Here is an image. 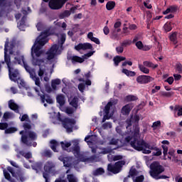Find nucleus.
<instances>
[{
	"mask_svg": "<svg viewBox=\"0 0 182 182\" xmlns=\"http://www.w3.org/2000/svg\"><path fill=\"white\" fill-rule=\"evenodd\" d=\"M129 136L125 137L126 143H130L131 147L137 151H143L144 147H148L147 142H145L143 139H139L140 138V127L139 124H136L133 127V131L132 129L128 131Z\"/></svg>",
	"mask_w": 182,
	"mask_h": 182,
	"instance_id": "nucleus-1",
	"label": "nucleus"
},
{
	"mask_svg": "<svg viewBox=\"0 0 182 182\" xmlns=\"http://www.w3.org/2000/svg\"><path fill=\"white\" fill-rule=\"evenodd\" d=\"M23 128L24 130H21L19 132L21 134V141L23 144L28 146V147L32 146V141H35L38 139V134L36 132L32 131V122H26L23 123Z\"/></svg>",
	"mask_w": 182,
	"mask_h": 182,
	"instance_id": "nucleus-2",
	"label": "nucleus"
},
{
	"mask_svg": "<svg viewBox=\"0 0 182 182\" xmlns=\"http://www.w3.org/2000/svg\"><path fill=\"white\" fill-rule=\"evenodd\" d=\"M7 65L9 69V77L12 82H16L18 79H20L21 74L18 68H15V66L11 65V55L8 54V43H6L4 48V61H0V72L2 69V65Z\"/></svg>",
	"mask_w": 182,
	"mask_h": 182,
	"instance_id": "nucleus-3",
	"label": "nucleus"
},
{
	"mask_svg": "<svg viewBox=\"0 0 182 182\" xmlns=\"http://www.w3.org/2000/svg\"><path fill=\"white\" fill-rule=\"evenodd\" d=\"M59 36V34L56 33V27H48L44 31L41 33V35L36 38L35 43H38L36 51L42 49L43 46H45L49 41L48 36Z\"/></svg>",
	"mask_w": 182,
	"mask_h": 182,
	"instance_id": "nucleus-4",
	"label": "nucleus"
},
{
	"mask_svg": "<svg viewBox=\"0 0 182 182\" xmlns=\"http://www.w3.org/2000/svg\"><path fill=\"white\" fill-rule=\"evenodd\" d=\"M36 48H38V43H34V44L33 45V46L31 48V56L33 58L32 63H33V66H41V65H42V63H45V60L36 58L35 56H36V58H39V56H41V55H42V53H43V51L41 50L42 48H40L39 50H36Z\"/></svg>",
	"mask_w": 182,
	"mask_h": 182,
	"instance_id": "nucleus-5",
	"label": "nucleus"
},
{
	"mask_svg": "<svg viewBox=\"0 0 182 182\" xmlns=\"http://www.w3.org/2000/svg\"><path fill=\"white\" fill-rule=\"evenodd\" d=\"M164 166H161L160 162L154 161L150 165L149 174L152 178H156L159 177L161 173H164Z\"/></svg>",
	"mask_w": 182,
	"mask_h": 182,
	"instance_id": "nucleus-6",
	"label": "nucleus"
},
{
	"mask_svg": "<svg viewBox=\"0 0 182 182\" xmlns=\"http://www.w3.org/2000/svg\"><path fill=\"white\" fill-rule=\"evenodd\" d=\"M126 164V161H117L114 165L112 164H109L107 166L108 171L110 173H113V174H118L122 171V168Z\"/></svg>",
	"mask_w": 182,
	"mask_h": 182,
	"instance_id": "nucleus-7",
	"label": "nucleus"
},
{
	"mask_svg": "<svg viewBox=\"0 0 182 182\" xmlns=\"http://www.w3.org/2000/svg\"><path fill=\"white\" fill-rule=\"evenodd\" d=\"M43 2H49L48 6L50 9H61L63 8V5L68 2L69 0H43Z\"/></svg>",
	"mask_w": 182,
	"mask_h": 182,
	"instance_id": "nucleus-8",
	"label": "nucleus"
},
{
	"mask_svg": "<svg viewBox=\"0 0 182 182\" xmlns=\"http://www.w3.org/2000/svg\"><path fill=\"white\" fill-rule=\"evenodd\" d=\"M76 124V121L70 118H64L63 121V126L64 129L67 130L68 133H72L73 132V127Z\"/></svg>",
	"mask_w": 182,
	"mask_h": 182,
	"instance_id": "nucleus-9",
	"label": "nucleus"
},
{
	"mask_svg": "<svg viewBox=\"0 0 182 182\" xmlns=\"http://www.w3.org/2000/svg\"><path fill=\"white\" fill-rule=\"evenodd\" d=\"M153 80H154V78L150 75H143L136 77V82L140 85H147V83H150V82H153Z\"/></svg>",
	"mask_w": 182,
	"mask_h": 182,
	"instance_id": "nucleus-10",
	"label": "nucleus"
},
{
	"mask_svg": "<svg viewBox=\"0 0 182 182\" xmlns=\"http://www.w3.org/2000/svg\"><path fill=\"white\" fill-rule=\"evenodd\" d=\"M75 50L80 52V50H87V49H93V46L90 43H80L78 45L75 46Z\"/></svg>",
	"mask_w": 182,
	"mask_h": 182,
	"instance_id": "nucleus-11",
	"label": "nucleus"
},
{
	"mask_svg": "<svg viewBox=\"0 0 182 182\" xmlns=\"http://www.w3.org/2000/svg\"><path fill=\"white\" fill-rule=\"evenodd\" d=\"M161 148L163 149V154H164V160H167V154L169 156L174 157V153H176V150L173 149H170L168 150V146L166 145H161Z\"/></svg>",
	"mask_w": 182,
	"mask_h": 182,
	"instance_id": "nucleus-12",
	"label": "nucleus"
},
{
	"mask_svg": "<svg viewBox=\"0 0 182 182\" xmlns=\"http://www.w3.org/2000/svg\"><path fill=\"white\" fill-rule=\"evenodd\" d=\"M23 62H25V57H23V55H18L14 57V61H11L10 57V65L11 66H16V65H22V63L23 64Z\"/></svg>",
	"mask_w": 182,
	"mask_h": 182,
	"instance_id": "nucleus-13",
	"label": "nucleus"
},
{
	"mask_svg": "<svg viewBox=\"0 0 182 182\" xmlns=\"http://www.w3.org/2000/svg\"><path fill=\"white\" fill-rule=\"evenodd\" d=\"M58 160L63 163L64 167H70V166H72V158L70 157H66L61 155L58 157Z\"/></svg>",
	"mask_w": 182,
	"mask_h": 182,
	"instance_id": "nucleus-14",
	"label": "nucleus"
},
{
	"mask_svg": "<svg viewBox=\"0 0 182 182\" xmlns=\"http://www.w3.org/2000/svg\"><path fill=\"white\" fill-rule=\"evenodd\" d=\"M9 107L11 110L15 112V113H19L20 107L18 104L15 103L12 100L9 101Z\"/></svg>",
	"mask_w": 182,
	"mask_h": 182,
	"instance_id": "nucleus-15",
	"label": "nucleus"
},
{
	"mask_svg": "<svg viewBox=\"0 0 182 182\" xmlns=\"http://www.w3.org/2000/svg\"><path fill=\"white\" fill-rule=\"evenodd\" d=\"M41 103H48V105H53V100L49 96V95H41L40 96Z\"/></svg>",
	"mask_w": 182,
	"mask_h": 182,
	"instance_id": "nucleus-16",
	"label": "nucleus"
},
{
	"mask_svg": "<svg viewBox=\"0 0 182 182\" xmlns=\"http://www.w3.org/2000/svg\"><path fill=\"white\" fill-rule=\"evenodd\" d=\"M130 112H132V105L127 104L125 106H124L121 109V113L124 116H127L130 114Z\"/></svg>",
	"mask_w": 182,
	"mask_h": 182,
	"instance_id": "nucleus-17",
	"label": "nucleus"
},
{
	"mask_svg": "<svg viewBox=\"0 0 182 182\" xmlns=\"http://www.w3.org/2000/svg\"><path fill=\"white\" fill-rule=\"evenodd\" d=\"M70 59L72 62V63H83L85 62V60L82 57H80L77 55H73L70 57Z\"/></svg>",
	"mask_w": 182,
	"mask_h": 182,
	"instance_id": "nucleus-18",
	"label": "nucleus"
},
{
	"mask_svg": "<svg viewBox=\"0 0 182 182\" xmlns=\"http://www.w3.org/2000/svg\"><path fill=\"white\" fill-rule=\"evenodd\" d=\"M53 167H55V165H53V163L50 161H48L46 163L44 166V171H46V173H51L52 168H53Z\"/></svg>",
	"mask_w": 182,
	"mask_h": 182,
	"instance_id": "nucleus-19",
	"label": "nucleus"
},
{
	"mask_svg": "<svg viewBox=\"0 0 182 182\" xmlns=\"http://www.w3.org/2000/svg\"><path fill=\"white\" fill-rule=\"evenodd\" d=\"M123 60H126V57L120 55H117L114 57L113 61L114 66H119V63H120V62H123Z\"/></svg>",
	"mask_w": 182,
	"mask_h": 182,
	"instance_id": "nucleus-20",
	"label": "nucleus"
},
{
	"mask_svg": "<svg viewBox=\"0 0 182 182\" xmlns=\"http://www.w3.org/2000/svg\"><path fill=\"white\" fill-rule=\"evenodd\" d=\"M56 102L58 105L62 107V106L65 105V95L63 94H60L57 95Z\"/></svg>",
	"mask_w": 182,
	"mask_h": 182,
	"instance_id": "nucleus-21",
	"label": "nucleus"
},
{
	"mask_svg": "<svg viewBox=\"0 0 182 182\" xmlns=\"http://www.w3.org/2000/svg\"><path fill=\"white\" fill-rule=\"evenodd\" d=\"M6 43H8L7 54L9 55V56H11V55H14V48H15V44H14V43H11L9 46V42L8 41L5 43V45H6ZM5 45H4V48H5Z\"/></svg>",
	"mask_w": 182,
	"mask_h": 182,
	"instance_id": "nucleus-22",
	"label": "nucleus"
},
{
	"mask_svg": "<svg viewBox=\"0 0 182 182\" xmlns=\"http://www.w3.org/2000/svg\"><path fill=\"white\" fill-rule=\"evenodd\" d=\"M66 42V33L60 34V38L58 39V46L62 49L63 48V45Z\"/></svg>",
	"mask_w": 182,
	"mask_h": 182,
	"instance_id": "nucleus-23",
	"label": "nucleus"
},
{
	"mask_svg": "<svg viewBox=\"0 0 182 182\" xmlns=\"http://www.w3.org/2000/svg\"><path fill=\"white\" fill-rule=\"evenodd\" d=\"M23 65L24 69H26V72H28V73H29L30 77H31V76H33V75H35V73H35V70L31 68L28 65V63H26V62H23Z\"/></svg>",
	"mask_w": 182,
	"mask_h": 182,
	"instance_id": "nucleus-24",
	"label": "nucleus"
},
{
	"mask_svg": "<svg viewBox=\"0 0 182 182\" xmlns=\"http://www.w3.org/2000/svg\"><path fill=\"white\" fill-rule=\"evenodd\" d=\"M70 106L74 107V109H77V107H79V98L75 96L70 102Z\"/></svg>",
	"mask_w": 182,
	"mask_h": 182,
	"instance_id": "nucleus-25",
	"label": "nucleus"
},
{
	"mask_svg": "<svg viewBox=\"0 0 182 182\" xmlns=\"http://www.w3.org/2000/svg\"><path fill=\"white\" fill-rule=\"evenodd\" d=\"M105 173V168H98L92 171V176L97 177V176H103Z\"/></svg>",
	"mask_w": 182,
	"mask_h": 182,
	"instance_id": "nucleus-26",
	"label": "nucleus"
},
{
	"mask_svg": "<svg viewBox=\"0 0 182 182\" xmlns=\"http://www.w3.org/2000/svg\"><path fill=\"white\" fill-rule=\"evenodd\" d=\"M31 168L35 170L36 173L39 172V170L42 168V163L41 162H36L31 166Z\"/></svg>",
	"mask_w": 182,
	"mask_h": 182,
	"instance_id": "nucleus-27",
	"label": "nucleus"
},
{
	"mask_svg": "<svg viewBox=\"0 0 182 182\" xmlns=\"http://www.w3.org/2000/svg\"><path fill=\"white\" fill-rule=\"evenodd\" d=\"M169 39L171 42L173 43V45H177L178 41H177V33L173 32L169 36Z\"/></svg>",
	"mask_w": 182,
	"mask_h": 182,
	"instance_id": "nucleus-28",
	"label": "nucleus"
},
{
	"mask_svg": "<svg viewBox=\"0 0 182 182\" xmlns=\"http://www.w3.org/2000/svg\"><path fill=\"white\" fill-rule=\"evenodd\" d=\"M143 65L146 68H151L152 69H156V68H159V65H154V63L150 61H144Z\"/></svg>",
	"mask_w": 182,
	"mask_h": 182,
	"instance_id": "nucleus-29",
	"label": "nucleus"
},
{
	"mask_svg": "<svg viewBox=\"0 0 182 182\" xmlns=\"http://www.w3.org/2000/svg\"><path fill=\"white\" fill-rule=\"evenodd\" d=\"M138 68L142 73H145V75H149L150 73V70L149 68H146V65L139 64Z\"/></svg>",
	"mask_w": 182,
	"mask_h": 182,
	"instance_id": "nucleus-30",
	"label": "nucleus"
},
{
	"mask_svg": "<svg viewBox=\"0 0 182 182\" xmlns=\"http://www.w3.org/2000/svg\"><path fill=\"white\" fill-rule=\"evenodd\" d=\"M69 16H70V11L69 10H65L58 15L59 19H65V18H68Z\"/></svg>",
	"mask_w": 182,
	"mask_h": 182,
	"instance_id": "nucleus-31",
	"label": "nucleus"
},
{
	"mask_svg": "<svg viewBox=\"0 0 182 182\" xmlns=\"http://www.w3.org/2000/svg\"><path fill=\"white\" fill-rule=\"evenodd\" d=\"M116 6V2L113 1H109L106 4V9L107 11H112V9H114Z\"/></svg>",
	"mask_w": 182,
	"mask_h": 182,
	"instance_id": "nucleus-32",
	"label": "nucleus"
},
{
	"mask_svg": "<svg viewBox=\"0 0 182 182\" xmlns=\"http://www.w3.org/2000/svg\"><path fill=\"white\" fill-rule=\"evenodd\" d=\"M50 149L53 150V151H55V153L58 152V150L56 149V147L59 146V144L58 143V141L55 139H52L50 141Z\"/></svg>",
	"mask_w": 182,
	"mask_h": 182,
	"instance_id": "nucleus-33",
	"label": "nucleus"
},
{
	"mask_svg": "<svg viewBox=\"0 0 182 182\" xmlns=\"http://www.w3.org/2000/svg\"><path fill=\"white\" fill-rule=\"evenodd\" d=\"M16 180H20L21 182L25 181V177H23V173L21 171H18L15 173V176Z\"/></svg>",
	"mask_w": 182,
	"mask_h": 182,
	"instance_id": "nucleus-34",
	"label": "nucleus"
},
{
	"mask_svg": "<svg viewBox=\"0 0 182 182\" xmlns=\"http://www.w3.org/2000/svg\"><path fill=\"white\" fill-rule=\"evenodd\" d=\"M30 77L34 80L35 85L36 86H38V87H41V79L39 78V77L36 76V73H34Z\"/></svg>",
	"mask_w": 182,
	"mask_h": 182,
	"instance_id": "nucleus-35",
	"label": "nucleus"
},
{
	"mask_svg": "<svg viewBox=\"0 0 182 182\" xmlns=\"http://www.w3.org/2000/svg\"><path fill=\"white\" fill-rule=\"evenodd\" d=\"M60 83H61V81H60V79H59V78L53 80L51 81L52 89H53V90H56V86H58V85H60Z\"/></svg>",
	"mask_w": 182,
	"mask_h": 182,
	"instance_id": "nucleus-36",
	"label": "nucleus"
},
{
	"mask_svg": "<svg viewBox=\"0 0 182 182\" xmlns=\"http://www.w3.org/2000/svg\"><path fill=\"white\" fill-rule=\"evenodd\" d=\"M18 132V128L15 127H11L9 128H7L5 131L4 133L6 134H12L13 133H15Z\"/></svg>",
	"mask_w": 182,
	"mask_h": 182,
	"instance_id": "nucleus-37",
	"label": "nucleus"
},
{
	"mask_svg": "<svg viewBox=\"0 0 182 182\" xmlns=\"http://www.w3.org/2000/svg\"><path fill=\"white\" fill-rule=\"evenodd\" d=\"M75 157L79 160V161H82V163H86V161H87V156L84 154H79Z\"/></svg>",
	"mask_w": 182,
	"mask_h": 182,
	"instance_id": "nucleus-38",
	"label": "nucleus"
},
{
	"mask_svg": "<svg viewBox=\"0 0 182 182\" xmlns=\"http://www.w3.org/2000/svg\"><path fill=\"white\" fill-rule=\"evenodd\" d=\"M59 48H60L58 44H54L48 50V52L56 55V52L59 50Z\"/></svg>",
	"mask_w": 182,
	"mask_h": 182,
	"instance_id": "nucleus-39",
	"label": "nucleus"
},
{
	"mask_svg": "<svg viewBox=\"0 0 182 182\" xmlns=\"http://www.w3.org/2000/svg\"><path fill=\"white\" fill-rule=\"evenodd\" d=\"M172 25H173V23L171 22L166 23L164 26L165 32H170L171 31V29H173Z\"/></svg>",
	"mask_w": 182,
	"mask_h": 182,
	"instance_id": "nucleus-40",
	"label": "nucleus"
},
{
	"mask_svg": "<svg viewBox=\"0 0 182 182\" xmlns=\"http://www.w3.org/2000/svg\"><path fill=\"white\" fill-rule=\"evenodd\" d=\"M73 154L76 157L79 154H80V146L79 145L76 144L73 148Z\"/></svg>",
	"mask_w": 182,
	"mask_h": 182,
	"instance_id": "nucleus-41",
	"label": "nucleus"
},
{
	"mask_svg": "<svg viewBox=\"0 0 182 182\" xmlns=\"http://www.w3.org/2000/svg\"><path fill=\"white\" fill-rule=\"evenodd\" d=\"M112 106H113V103L112 102H108L104 109L105 113H107V114L110 113V108Z\"/></svg>",
	"mask_w": 182,
	"mask_h": 182,
	"instance_id": "nucleus-42",
	"label": "nucleus"
},
{
	"mask_svg": "<svg viewBox=\"0 0 182 182\" xmlns=\"http://www.w3.org/2000/svg\"><path fill=\"white\" fill-rule=\"evenodd\" d=\"M17 83L18 85L19 89H22V87L26 88V83L23 80L17 79Z\"/></svg>",
	"mask_w": 182,
	"mask_h": 182,
	"instance_id": "nucleus-43",
	"label": "nucleus"
},
{
	"mask_svg": "<svg viewBox=\"0 0 182 182\" xmlns=\"http://www.w3.org/2000/svg\"><path fill=\"white\" fill-rule=\"evenodd\" d=\"M174 95V92H161V96L163 97H171Z\"/></svg>",
	"mask_w": 182,
	"mask_h": 182,
	"instance_id": "nucleus-44",
	"label": "nucleus"
},
{
	"mask_svg": "<svg viewBox=\"0 0 182 182\" xmlns=\"http://www.w3.org/2000/svg\"><path fill=\"white\" fill-rule=\"evenodd\" d=\"M21 122H30L31 121V119H29V115H28L27 114H24L22 115V117H19Z\"/></svg>",
	"mask_w": 182,
	"mask_h": 182,
	"instance_id": "nucleus-45",
	"label": "nucleus"
},
{
	"mask_svg": "<svg viewBox=\"0 0 182 182\" xmlns=\"http://www.w3.org/2000/svg\"><path fill=\"white\" fill-rule=\"evenodd\" d=\"M4 175L6 180H8L10 182L15 181V180H14L11 178V174H9L8 173V171H4Z\"/></svg>",
	"mask_w": 182,
	"mask_h": 182,
	"instance_id": "nucleus-46",
	"label": "nucleus"
},
{
	"mask_svg": "<svg viewBox=\"0 0 182 182\" xmlns=\"http://www.w3.org/2000/svg\"><path fill=\"white\" fill-rule=\"evenodd\" d=\"M120 45L124 48H127V46H130V45H132V41L125 40L122 43H121Z\"/></svg>",
	"mask_w": 182,
	"mask_h": 182,
	"instance_id": "nucleus-47",
	"label": "nucleus"
},
{
	"mask_svg": "<svg viewBox=\"0 0 182 182\" xmlns=\"http://www.w3.org/2000/svg\"><path fill=\"white\" fill-rule=\"evenodd\" d=\"M115 50L117 53L120 55V53H123V52H124V47L120 45L119 46L116 47Z\"/></svg>",
	"mask_w": 182,
	"mask_h": 182,
	"instance_id": "nucleus-48",
	"label": "nucleus"
},
{
	"mask_svg": "<svg viewBox=\"0 0 182 182\" xmlns=\"http://www.w3.org/2000/svg\"><path fill=\"white\" fill-rule=\"evenodd\" d=\"M113 150L110 148H102L101 154H109V153H112Z\"/></svg>",
	"mask_w": 182,
	"mask_h": 182,
	"instance_id": "nucleus-49",
	"label": "nucleus"
},
{
	"mask_svg": "<svg viewBox=\"0 0 182 182\" xmlns=\"http://www.w3.org/2000/svg\"><path fill=\"white\" fill-rule=\"evenodd\" d=\"M126 100H127V102H134L137 100V97L134 95H128L126 97Z\"/></svg>",
	"mask_w": 182,
	"mask_h": 182,
	"instance_id": "nucleus-50",
	"label": "nucleus"
},
{
	"mask_svg": "<svg viewBox=\"0 0 182 182\" xmlns=\"http://www.w3.org/2000/svg\"><path fill=\"white\" fill-rule=\"evenodd\" d=\"M61 146L63 149H69V147H70V146H72V144H70V142H63L61 141L60 142Z\"/></svg>",
	"mask_w": 182,
	"mask_h": 182,
	"instance_id": "nucleus-51",
	"label": "nucleus"
},
{
	"mask_svg": "<svg viewBox=\"0 0 182 182\" xmlns=\"http://www.w3.org/2000/svg\"><path fill=\"white\" fill-rule=\"evenodd\" d=\"M85 89H86V85H85L84 83H80L78 85V90H80L81 93H83V92H85Z\"/></svg>",
	"mask_w": 182,
	"mask_h": 182,
	"instance_id": "nucleus-52",
	"label": "nucleus"
},
{
	"mask_svg": "<svg viewBox=\"0 0 182 182\" xmlns=\"http://www.w3.org/2000/svg\"><path fill=\"white\" fill-rule=\"evenodd\" d=\"M8 123L6 122H0V130H6L8 129Z\"/></svg>",
	"mask_w": 182,
	"mask_h": 182,
	"instance_id": "nucleus-53",
	"label": "nucleus"
},
{
	"mask_svg": "<svg viewBox=\"0 0 182 182\" xmlns=\"http://www.w3.org/2000/svg\"><path fill=\"white\" fill-rule=\"evenodd\" d=\"M46 55L48 60H52V59L55 58V54H53V53H50V51H47Z\"/></svg>",
	"mask_w": 182,
	"mask_h": 182,
	"instance_id": "nucleus-54",
	"label": "nucleus"
},
{
	"mask_svg": "<svg viewBox=\"0 0 182 182\" xmlns=\"http://www.w3.org/2000/svg\"><path fill=\"white\" fill-rule=\"evenodd\" d=\"M26 22V16H23L21 21L18 23V26H23Z\"/></svg>",
	"mask_w": 182,
	"mask_h": 182,
	"instance_id": "nucleus-55",
	"label": "nucleus"
},
{
	"mask_svg": "<svg viewBox=\"0 0 182 182\" xmlns=\"http://www.w3.org/2000/svg\"><path fill=\"white\" fill-rule=\"evenodd\" d=\"M67 178L69 182H76V178L73 174H69L67 176Z\"/></svg>",
	"mask_w": 182,
	"mask_h": 182,
	"instance_id": "nucleus-56",
	"label": "nucleus"
},
{
	"mask_svg": "<svg viewBox=\"0 0 182 182\" xmlns=\"http://www.w3.org/2000/svg\"><path fill=\"white\" fill-rule=\"evenodd\" d=\"M176 70L178 72V73H182V64L181 63H177L176 65Z\"/></svg>",
	"mask_w": 182,
	"mask_h": 182,
	"instance_id": "nucleus-57",
	"label": "nucleus"
},
{
	"mask_svg": "<svg viewBox=\"0 0 182 182\" xmlns=\"http://www.w3.org/2000/svg\"><path fill=\"white\" fill-rule=\"evenodd\" d=\"M156 152H153L152 153V156H156V157H159V156H161L162 152H161V149L157 148V149H155Z\"/></svg>",
	"mask_w": 182,
	"mask_h": 182,
	"instance_id": "nucleus-58",
	"label": "nucleus"
},
{
	"mask_svg": "<svg viewBox=\"0 0 182 182\" xmlns=\"http://www.w3.org/2000/svg\"><path fill=\"white\" fill-rule=\"evenodd\" d=\"M144 45L143 44V42L141 41H137L136 43H135V46H136L137 49H139V50H141V49H143V46Z\"/></svg>",
	"mask_w": 182,
	"mask_h": 182,
	"instance_id": "nucleus-59",
	"label": "nucleus"
},
{
	"mask_svg": "<svg viewBox=\"0 0 182 182\" xmlns=\"http://www.w3.org/2000/svg\"><path fill=\"white\" fill-rule=\"evenodd\" d=\"M93 53H95V52L93 51H90L87 53H85L84 55L82 56V59H87V58H90V56H92Z\"/></svg>",
	"mask_w": 182,
	"mask_h": 182,
	"instance_id": "nucleus-60",
	"label": "nucleus"
},
{
	"mask_svg": "<svg viewBox=\"0 0 182 182\" xmlns=\"http://www.w3.org/2000/svg\"><path fill=\"white\" fill-rule=\"evenodd\" d=\"M160 126H161V122L156 121L152 124L151 127L152 129H157V127H160Z\"/></svg>",
	"mask_w": 182,
	"mask_h": 182,
	"instance_id": "nucleus-61",
	"label": "nucleus"
},
{
	"mask_svg": "<svg viewBox=\"0 0 182 182\" xmlns=\"http://www.w3.org/2000/svg\"><path fill=\"white\" fill-rule=\"evenodd\" d=\"M143 181H144V176L143 175L137 176L135 179V182H143Z\"/></svg>",
	"mask_w": 182,
	"mask_h": 182,
	"instance_id": "nucleus-62",
	"label": "nucleus"
},
{
	"mask_svg": "<svg viewBox=\"0 0 182 182\" xmlns=\"http://www.w3.org/2000/svg\"><path fill=\"white\" fill-rule=\"evenodd\" d=\"M3 119L4 120H8V119H11V113L6 112H4V115H3Z\"/></svg>",
	"mask_w": 182,
	"mask_h": 182,
	"instance_id": "nucleus-63",
	"label": "nucleus"
},
{
	"mask_svg": "<svg viewBox=\"0 0 182 182\" xmlns=\"http://www.w3.org/2000/svg\"><path fill=\"white\" fill-rule=\"evenodd\" d=\"M45 157H52V151L50 150H46L44 151Z\"/></svg>",
	"mask_w": 182,
	"mask_h": 182,
	"instance_id": "nucleus-64",
	"label": "nucleus"
}]
</instances>
